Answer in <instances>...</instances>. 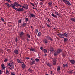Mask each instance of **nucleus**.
<instances>
[{
    "mask_svg": "<svg viewBox=\"0 0 75 75\" xmlns=\"http://www.w3.org/2000/svg\"><path fill=\"white\" fill-rule=\"evenodd\" d=\"M19 4H18L17 2H14L13 4H12L11 5V7L13 8V9H14V10H16V11H24V9L23 8L20 7L17 8H16L15 7H20L19 6Z\"/></svg>",
    "mask_w": 75,
    "mask_h": 75,
    "instance_id": "nucleus-1",
    "label": "nucleus"
},
{
    "mask_svg": "<svg viewBox=\"0 0 75 75\" xmlns=\"http://www.w3.org/2000/svg\"><path fill=\"white\" fill-rule=\"evenodd\" d=\"M19 7H22V8H24L25 10H27V9L28 8V5L27 4L24 5V6H23L21 5L20 4H19Z\"/></svg>",
    "mask_w": 75,
    "mask_h": 75,
    "instance_id": "nucleus-2",
    "label": "nucleus"
},
{
    "mask_svg": "<svg viewBox=\"0 0 75 75\" xmlns=\"http://www.w3.org/2000/svg\"><path fill=\"white\" fill-rule=\"evenodd\" d=\"M57 35L61 38H63L65 37V36H64V35L62 34L59 33Z\"/></svg>",
    "mask_w": 75,
    "mask_h": 75,
    "instance_id": "nucleus-3",
    "label": "nucleus"
},
{
    "mask_svg": "<svg viewBox=\"0 0 75 75\" xmlns=\"http://www.w3.org/2000/svg\"><path fill=\"white\" fill-rule=\"evenodd\" d=\"M46 38L48 40H50V41H53V39L52 38H51L50 36H47Z\"/></svg>",
    "mask_w": 75,
    "mask_h": 75,
    "instance_id": "nucleus-4",
    "label": "nucleus"
},
{
    "mask_svg": "<svg viewBox=\"0 0 75 75\" xmlns=\"http://www.w3.org/2000/svg\"><path fill=\"white\" fill-rule=\"evenodd\" d=\"M14 53L16 55H18V51L17 49H15L14 50Z\"/></svg>",
    "mask_w": 75,
    "mask_h": 75,
    "instance_id": "nucleus-5",
    "label": "nucleus"
},
{
    "mask_svg": "<svg viewBox=\"0 0 75 75\" xmlns=\"http://www.w3.org/2000/svg\"><path fill=\"white\" fill-rule=\"evenodd\" d=\"M53 54H54V56H57V55H58V53L56 51H54V52H53Z\"/></svg>",
    "mask_w": 75,
    "mask_h": 75,
    "instance_id": "nucleus-6",
    "label": "nucleus"
},
{
    "mask_svg": "<svg viewBox=\"0 0 75 75\" xmlns=\"http://www.w3.org/2000/svg\"><path fill=\"white\" fill-rule=\"evenodd\" d=\"M57 52L58 53H61V52H62V50L59 49H58L57 50Z\"/></svg>",
    "mask_w": 75,
    "mask_h": 75,
    "instance_id": "nucleus-7",
    "label": "nucleus"
},
{
    "mask_svg": "<svg viewBox=\"0 0 75 75\" xmlns=\"http://www.w3.org/2000/svg\"><path fill=\"white\" fill-rule=\"evenodd\" d=\"M68 35H69V34L67 32H65L64 33V36H65V37H66L68 36Z\"/></svg>",
    "mask_w": 75,
    "mask_h": 75,
    "instance_id": "nucleus-8",
    "label": "nucleus"
},
{
    "mask_svg": "<svg viewBox=\"0 0 75 75\" xmlns=\"http://www.w3.org/2000/svg\"><path fill=\"white\" fill-rule=\"evenodd\" d=\"M55 13L56 16H57L58 17H60L61 14H60L59 13H58V12H55Z\"/></svg>",
    "mask_w": 75,
    "mask_h": 75,
    "instance_id": "nucleus-9",
    "label": "nucleus"
},
{
    "mask_svg": "<svg viewBox=\"0 0 75 75\" xmlns=\"http://www.w3.org/2000/svg\"><path fill=\"white\" fill-rule=\"evenodd\" d=\"M26 67V65H25V64L23 63L22 64V68H23V69L25 68V67Z\"/></svg>",
    "mask_w": 75,
    "mask_h": 75,
    "instance_id": "nucleus-10",
    "label": "nucleus"
},
{
    "mask_svg": "<svg viewBox=\"0 0 75 75\" xmlns=\"http://www.w3.org/2000/svg\"><path fill=\"white\" fill-rule=\"evenodd\" d=\"M56 59H54L53 61V65H56Z\"/></svg>",
    "mask_w": 75,
    "mask_h": 75,
    "instance_id": "nucleus-11",
    "label": "nucleus"
},
{
    "mask_svg": "<svg viewBox=\"0 0 75 75\" xmlns=\"http://www.w3.org/2000/svg\"><path fill=\"white\" fill-rule=\"evenodd\" d=\"M43 42L45 44H47L48 43V40L47 39H45L43 40Z\"/></svg>",
    "mask_w": 75,
    "mask_h": 75,
    "instance_id": "nucleus-12",
    "label": "nucleus"
},
{
    "mask_svg": "<svg viewBox=\"0 0 75 75\" xmlns=\"http://www.w3.org/2000/svg\"><path fill=\"white\" fill-rule=\"evenodd\" d=\"M5 4L6 6H8L9 7H11V5H10V4H8L7 3H5Z\"/></svg>",
    "mask_w": 75,
    "mask_h": 75,
    "instance_id": "nucleus-13",
    "label": "nucleus"
},
{
    "mask_svg": "<svg viewBox=\"0 0 75 75\" xmlns=\"http://www.w3.org/2000/svg\"><path fill=\"white\" fill-rule=\"evenodd\" d=\"M47 66H49L50 68H51V64L50 63H47Z\"/></svg>",
    "mask_w": 75,
    "mask_h": 75,
    "instance_id": "nucleus-14",
    "label": "nucleus"
},
{
    "mask_svg": "<svg viewBox=\"0 0 75 75\" xmlns=\"http://www.w3.org/2000/svg\"><path fill=\"white\" fill-rule=\"evenodd\" d=\"M70 62L71 64H74V63H75V60H70Z\"/></svg>",
    "mask_w": 75,
    "mask_h": 75,
    "instance_id": "nucleus-15",
    "label": "nucleus"
},
{
    "mask_svg": "<svg viewBox=\"0 0 75 75\" xmlns=\"http://www.w3.org/2000/svg\"><path fill=\"white\" fill-rule=\"evenodd\" d=\"M30 51H35V50L33 48H31L30 49Z\"/></svg>",
    "mask_w": 75,
    "mask_h": 75,
    "instance_id": "nucleus-16",
    "label": "nucleus"
},
{
    "mask_svg": "<svg viewBox=\"0 0 75 75\" xmlns=\"http://www.w3.org/2000/svg\"><path fill=\"white\" fill-rule=\"evenodd\" d=\"M17 60L18 63H21L22 62L21 60V59H18Z\"/></svg>",
    "mask_w": 75,
    "mask_h": 75,
    "instance_id": "nucleus-17",
    "label": "nucleus"
},
{
    "mask_svg": "<svg viewBox=\"0 0 75 75\" xmlns=\"http://www.w3.org/2000/svg\"><path fill=\"white\" fill-rule=\"evenodd\" d=\"M11 64L12 65L14 64V61L13 60H11L10 61Z\"/></svg>",
    "mask_w": 75,
    "mask_h": 75,
    "instance_id": "nucleus-18",
    "label": "nucleus"
},
{
    "mask_svg": "<svg viewBox=\"0 0 75 75\" xmlns=\"http://www.w3.org/2000/svg\"><path fill=\"white\" fill-rule=\"evenodd\" d=\"M68 41V38H65L64 39V42H66Z\"/></svg>",
    "mask_w": 75,
    "mask_h": 75,
    "instance_id": "nucleus-19",
    "label": "nucleus"
},
{
    "mask_svg": "<svg viewBox=\"0 0 75 75\" xmlns=\"http://www.w3.org/2000/svg\"><path fill=\"white\" fill-rule=\"evenodd\" d=\"M60 68L59 66H58V68H57V70L58 72H59L60 71Z\"/></svg>",
    "mask_w": 75,
    "mask_h": 75,
    "instance_id": "nucleus-20",
    "label": "nucleus"
},
{
    "mask_svg": "<svg viewBox=\"0 0 75 75\" xmlns=\"http://www.w3.org/2000/svg\"><path fill=\"white\" fill-rule=\"evenodd\" d=\"M34 63H35V60L33 61L32 62H30L31 65H33V64H34Z\"/></svg>",
    "mask_w": 75,
    "mask_h": 75,
    "instance_id": "nucleus-21",
    "label": "nucleus"
},
{
    "mask_svg": "<svg viewBox=\"0 0 75 75\" xmlns=\"http://www.w3.org/2000/svg\"><path fill=\"white\" fill-rule=\"evenodd\" d=\"M48 4L49 6H52V4L51 2H49L48 3Z\"/></svg>",
    "mask_w": 75,
    "mask_h": 75,
    "instance_id": "nucleus-22",
    "label": "nucleus"
},
{
    "mask_svg": "<svg viewBox=\"0 0 75 75\" xmlns=\"http://www.w3.org/2000/svg\"><path fill=\"white\" fill-rule=\"evenodd\" d=\"M43 51H44V53H45V54H46V53H47V50L46 49H44Z\"/></svg>",
    "mask_w": 75,
    "mask_h": 75,
    "instance_id": "nucleus-23",
    "label": "nucleus"
},
{
    "mask_svg": "<svg viewBox=\"0 0 75 75\" xmlns=\"http://www.w3.org/2000/svg\"><path fill=\"white\" fill-rule=\"evenodd\" d=\"M67 4H68V5H71V3L69 2V1H67L66 3Z\"/></svg>",
    "mask_w": 75,
    "mask_h": 75,
    "instance_id": "nucleus-24",
    "label": "nucleus"
},
{
    "mask_svg": "<svg viewBox=\"0 0 75 75\" xmlns=\"http://www.w3.org/2000/svg\"><path fill=\"white\" fill-rule=\"evenodd\" d=\"M71 20H72L73 21L75 22V18H71Z\"/></svg>",
    "mask_w": 75,
    "mask_h": 75,
    "instance_id": "nucleus-25",
    "label": "nucleus"
},
{
    "mask_svg": "<svg viewBox=\"0 0 75 75\" xmlns=\"http://www.w3.org/2000/svg\"><path fill=\"white\" fill-rule=\"evenodd\" d=\"M30 16L31 17H35V15L33 14H30Z\"/></svg>",
    "mask_w": 75,
    "mask_h": 75,
    "instance_id": "nucleus-26",
    "label": "nucleus"
},
{
    "mask_svg": "<svg viewBox=\"0 0 75 75\" xmlns=\"http://www.w3.org/2000/svg\"><path fill=\"white\" fill-rule=\"evenodd\" d=\"M54 51V49H53V48H52L50 49V52H52V51Z\"/></svg>",
    "mask_w": 75,
    "mask_h": 75,
    "instance_id": "nucleus-27",
    "label": "nucleus"
},
{
    "mask_svg": "<svg viewBox=\"0 0 75 75\" xmlns=\"http://www.w3.org/2000/svg\"><path fill=\"white\" fill-rule=\"evenodd\" d=\"M24 34V33L23 32H22L20 33V35H23V34Z\"/></svg>",
    "mask_w": 75,
    "mask_h": 75,
    "instance_id": "nucleus-28",
    "label": "nucleus"
},
{
    "mask_svg": "<svg viewBox=\"0 0 75 75\" xmlns=\"http://www.w3.org/2000/svg\"><path fill=\"white\" fill-rule=\"evenodd\" d=\"M35 61L36 62H38V61H39V59H37V58H36L35 59Z\"/></svg>",
    "mask_w": 75,
    "mask_h": 75,
    "instance_id": "nucleus-29",
    "label": "nucleus"
},
{
    "mask_svg": "<svg viewBox=\"0 0 75 75\" xmlns=\"http://www.w3.org/2000/svg\"><path fill=\"white\" fill-rule=\"evenodd\" d=\"M9 73V71H8V70H7L6 71V73L7 75H8V74Z\"/></svg>",
    "mask_w": 75,
    "mask_h": 75,
    "instance_id": "nucleus-30",
    "label": "nucleus"
},
{
    "mask_svg": "<svg viewBox=\"0 0 75 75\" xmlns=\"http://www.w3.org/2000/svg\"><path fill=\"white\" fill-rule=\"evenodd\" d=\"M52 16V17H56V16L53 13L51 14Z\"/></svg>",
    "mask_w": 75,
    "mask_h": 75,
    "instance_id": "nucleus-31",
    "label": "nucleus"
},
{
    "mask_svg": "<svg viewBox=\"0 0 75 75\" xmlns=\"http://www.w3.org/2000/svg\"><path fill=\"white\" fill-rule=\"evenodd\" d=\"M41 33L39 32L38 33V36H41Z\"/></svg>",
    "mask_w": 75,
    "mask_h": 75,
    "instance_id": "nucleus-32",
    "label": "nucleus"
},
{
    "mask_svg": "<svg viewBox=\"0 0 75 75\" xmlns=\"http://www.w3.org/2000/svg\"><path fill=\"white\" fill-rule=\"evenodd\" d=\"M27 36L28 37V38H30V35L27 34Z\"/></svg>",
    "mask_w": 75,
    "mask_h": 75,
    "instance_id": "nucleus-33",
    "label": "nucleus"
},
{
    "mask_svg": "<svg viewBox=\"0 0 75 75\" xmlns=\"http://www.w3.org/2000/svg\"><path fill=\"white\" fill-rule=\"evenodd\" d=\"M27 25V24L25 23H23L22 25V26L23 27H25V25Z\"/></svg>",
    "mask_w": 75,
    "mask_h": 75,
    "instance_id": "nucleus-34",
    "label": "nucleus"
},
{
    "mask_svg": "<svg viewBox=\"0 0 75 75\" xmlns=\"http://www.w3.org/2000/svg\"><path fill=\"white\" fill-rule=\"evenodd\" d=\"M8 61V59H6L5 60H4V61L5 62H6Z\"/></svg>",
    "mask_w": 75,
    "mask_h": 75,
    "instance_id": "nucleus-35",
    "label": "nucleus"
},
{
    "mask_svg": "<svg viewBox=\"0 0 75 75\" xmlns=\"http://www.w3.org/2000/svg\"><path fill=\"white\" fill-rule=\"evenodd\" d=\"M67 1H68V0H63V1L64 3H67Z\"/></svg>",
    "mask_w": 75,
    "mask_h": 75,
    "instance_id": "nucleus-36",
    "label": "nucleus"
},
{
    "mask_svg": "<svg viewBox=\"0 0 75 75\" xmlns=\"http://www.w3.org/2000/svg\"><path fill=\"white\" fill-rule=\"evenodd\" d=\"M28 71H29V72H32L31 69L30 68L29 69Z\"/></svg>",
    "mask_w": 75,
    "mask_h": 75,
    "instance_id": "nucleus-37",
    "label": "nucleus"
},
{
    "mask_svg": "<svg viewBox=\"0 0 75 75\" xmlns=\"http://www.w3.org/2000/svg\"><path fill=\"white\" fill-rule=\"evenodd\" d=\"M6 1H7L8 2H9V3H11V1H10V0H6Z\"/></svg>",
    "mask_w": 75,
    "mask_h": 75,
    "instance_id": "nucleus-38",
    "label": "nucleus"
},
{
    "mask_svg": "<svg viewBox=\"0 0 75 75\" xmlns=\"http://www.w3.org/2000/svg\"><path fill=\"white\" fill-rule=\"evenodd\" d=\"M8 65L9 66V67H11V65H12L11 64V63H9L8 64Z\"/></svg>",
    "mask_w": 75,
    "mask_h": 75,
    "instance_id": "nucleus-39",
    "label": "nucleus"
},
{
    "mask_svg": "<svg viewBox=\"0 0 75 75\" xmlns=\"http://www.w3.org/2000/svg\"><path fill=\"white\" fill-rule=\"evenodd\" d=\"M1 20L2 21H3V22H4V19H3V18H1Z\"/></svg>",
    "mask_w": 75,
    "mask_h": 75,
    "instance_id": "nucleus-40",
    "label": "nucleus"
},
{
    "mask_svg": "<svg viewBox=\"0 0 75 75\" xmlns=\"http://www.w3.org/2000/svg\"><path fill=\"white\" fill-rule=\"evenodd\" d=\"M17 41H18V40H17V38H16L15 39V41L16 42H17Z\"/></svg>",
    "mask_w": 75,
    "mask_h": 75,
    "instance_id": "nucleus-41",
    "label": "nucleus"
},
{
    "mask_svg": "<svg viewBox=\"0 0 75 75\" xmlns=\"http://www.w3.org/2000/svg\"><path fill=\"white\" fill-rule=\"evenodd\" d=\"M36 32L37 33H38V29H36Z\"/></svg>",
    "mask_w": 75,
    "mask_h": 75,
    "instance_id": "nucleus-42",
    "label": "nucleus"
},
{
    "mask_svg": "<svg viewBox=\"0 0 75 75\" xmlns=\"http://www.w3.org/2000/svg\"><path fill=\"white\" fill-rule=\"evenodd\" d=\"M21 19H20V20L18 21V23H21Z\"/></svg>",
    "mask_w": 75,
    "mask_h": 75,
    "instance_id": "nucleus-43",
    "label": "nucleus"
},
{
    "mask_svg": "<svg viewBox=\"0 0 75 75\" xmlns=\"http://www.w3.org/2000/svg\"><path fill=\"white\" fill-rule=\"evenodd\" d=\"M62 67H63V68H65V66L64 64H63L62 65Z\"/></svg>",
    "mask_w": 75,
    "mask_h": 75,
    "instance_id": "nucleus-44",
    "label": "nucleus"
},
{
    "mask_svg": "<svg viewBox=\"0 0 75 75\" xmlns=\"http://www.w3.org/2000/svg\"><path fill=\"white\" fill-rule=\"evenodd\" d=\"M2 69H5V68H6V67L4 66V67H2Z\"/></svg>",
    "mask_w": 75,
    "mask_h": 75,
    "instance_id": "nucleus-45",
    "label": "nucleus"
},
{
    "mask_svg": "<svg viewBox=\"0 0 75 75\" xmlns=\"http://www.w3.org/2000/svg\"><path fill=\"white\" fill-rule=\"evenodd\" d=\"M40 50H42V51H43V48H42V47H41L40 48Z\"/></svg>",
    "mask_w": 75,
    "mask_h": 75,
    "instance_id": "nucleus-46",
    "label": "nucleus"
},
{
    "mask_svg": "<svg viewBox=\"0 0 75 75\" xmlns=\"http://www.w3.org/2000/svg\"><path fill=\"white\" fill-rule=\"evenodd\" d=\"M2 71L1 70H0V75H1L2 74Z\"/></svg>",
    "mask_w": 75,
    "mask_h": 75,
    "instance_id": "nucleus-47",
    "label": "nucleus"
},
{
    "mask_svg": "<svg viewBox=\"0 0 75 75\" xmlns=\"http://www.w3.org/2000/svg\"><path fill=\"white\" fill-rule=\"evenodd\" d=\"M43 4V3H42V2L40 3V5H41L42 4Z\"/></svg>",
    "mask_w": 75,
    "mask_h": 75,
    "instance_id": "nucleus-48",
    "label": "nucleus"
},
{
    "mask_svg": "<svg viewBox=\"0 0 75 75\" xmlns=\"http://www.w3.org/2000/svg\"><path fill=\"white\" fill-rule=\"evenodd\" d=\"M47 25V27H50V25H49L47 23H46Z\"/></svg>",
    "mask_w": 75,
    "mask_h": 75,
    "instance_id": "nucleus-49",
    "label": "nucleus"
},
{
    "mask_svg": "<svg viewBox=\"0 0 75 75\" xmlns=\"http://www.w3.org/2000/svg\"><path fill=\"white\" fill-rule=\"evenodd\" d=\"M31 4L32 5V6H34V4L33 3H31Z\"/></svg>",
    "mask_w": 75,
    "mask_h": 75,
    "instance_id": "nucleus-50",
    "label": "nucleus"
},
{
    "mask_svg": "<svg viewBox=\"0 0 75 75\" xmlns=\"http://www.w3.org/2000/svg\"><path fill=\"white\" fill-rule=\"evenodd\" d=\"M65 67H68V64H65Z\"/></svg>",
    "mask_w": 75,
    "mask_h": 75,
    "instance_id": "nucleus-51",
    "label": "nucleus"
},
{
    "mask_svg": "<svg viewBox=\"0 0 75 75\" xmlns=\"http://www.w3.org/2000/svg\"><path fill=\"white\" fill-rule=\"evenodd\" d=\"M25 20L26 21H27L28 20V18H26Z\"/></svg>",
    "mask_w": 75,
    "mask_h": 75,
    "instance_id": "nucleus-52",
    "label": "nucleus"
},
{
    "mask_svg": "<svg viewBox=\"0 0 75 75\" xmlns=\"http://www.w3.org/2000/svg\"><path fill=\"white\" fill-rule=\"evenodd\" d=\"M73 72V71H71L70 72V74H72V73H73V72Z\"/></svg>",
    "mask_w": 75,
    "mask_h": 75,
    "instance_id": "nucleus-53",
    "label": "nucleus"
},
{
    "mask_svg": "<svg viewBox=\"0 0 75 75\" xmlns=\"http://www.w3.org/2000/svg\"><path fill=\"white\" fill-rule=\"evenodd\" d=\"M1 66L2 68H3V67H4V64H2Z\"/></svg>",
    "mask_w": 75,
    "mask_h": 75,
    "instance_id": "nucleus-54",
    "label": "nucleus"
},
{
    "mask_svg": "<svg viewBox=\"0 0 75 75\" xmlns=\"http://www.w3.org/2000/svg\"><path fill=\"white\" fill-rule=\"evenodd\" d=\"M31 61H35L34 60V59L33 58H31Z\"/></svg>",
    "mask_w": 75,
    "mask_h": 75,
    "instance_id": "nucleus-55",
    "label": "nucleus"
},
{
    "mask_svg": "<svg viewBox=\"0 0 75 75\" xmlns=\"http://www.w3.org/2000/svg\"><path fill=\"white\" fill-rule=\"evenodd\" d=\"M26 59H29V57H26Z\"/></svg>",
    "mask_w": 75,
    "mask_h": 75,
    "instance_id": "nucleus-56",
    "label": "nucleus"
},
{
    "mask_svg": "<svg viewBox=\"0 0 75 75\" xmlns=\"http://www.w3.org/2000/svg\"><path fill=\"white\" fill-rule=\"evenodd\" d=\"M44 0H40V1H42V2H43V1H44Z\"/></svg>",
    "mask_w": 75,
    "mask_h": 75,
    "instance_id": "nucleus-57",
    "label": "nucleus"
},
{
    "mask_svg": "<svg viewBox=\"0 0 75 75\" xmlns=\"http://www.w3.org/2000/svg\"><path fill=\"white\" fill-rule=\"evenodd\" d=\"M33 9H34V10H35V9H36V8H35L34 7H33Z\"/></svg>",
    "mask_w": 75,
    "mask_h": 75,
    "instance_id": "nucleus-58",
    "label": "nucleus"
},
{
    "mask_svg": "<svg viewBox=\"0 0 75 75\" xmlns=\"http://www.w3.org/2000/svg\"><path fill=\"white\" fill-rule=\"evenodd\" d=\"M74 75H75V71H74Z\"/></svg>",
    "mask_w": 75,
    "mask_h": 75,
    "instance_id": "nucleus-59",
    "label": "nucleus"
},
{
    "mask_svg": "<svg viewBox=\"0 0 75 75\" xmlns=\"http://www.w3.org/2000/svg\"><path fill=\"white\" fill-rule=\"evenodd\" d=\"M27 40L28 41H29V39H28V38L27 39Z\"/></svg>",
    "mask_w": 75,
    "mask_h": 75,
    "instance_id": "nucleus-60",
    "label": "nucleus"
},
{
    "mask_svg": "<svg viewBox=\"0 0 75 75\" xmlns=\"http://www.w3.org/2000/svg\"><path fill=\"white\" fill-rule=\"evenodd\" d=\"M47 54H45V56H47Z\"/></svg>",
    "mask_w": 75,
    "mask_h": 75,
    "instance_id": "nucleus-61",
    "label": "nucleus"
},
{
    "mask_svg": "<svg viewBox=\"0 0 75 75\" xmlns=\"http://www.w3.org/2000/svg\"><path fill=\"white\" fill-rule=\"evenodd\" d=\"M48 21H49V22H50V20H49V19H48Z\"/></svg>",
    "mask_w": 75,
    "mask_h": 75,
    "instance_id": "nucleus-62",
    "label": "nucleus"
},
{
    "mask_svg": "<svg viewBox=\"0 0 75 75\" xmlns=\"http://www.w3.org/2000/svg\"><path fill=\"white\" fill-rule=\"evenodd\" d=\"M53 28L54 29V30L55 29V28Z\"/></svg>",
    "mask_w": 75,
    "mask_h": 75,
    "instance_id": "nucleus-63",
    "label": "nucleus"
},
{
    "mask_svg": "<svg viewBox=\"0 0 75 75\" xmlns=\"http://www.w3.org/2000/svg\"><path fill=\"white\" fill-rule=\"evenodd\" d=\"M45 75H49L48 74H45Z\"/></svg>",
    "mask_w": 75,
    "mask_h": 75,
    "instance_id": "nucleus-64",
    "label": "nucleus"
}]
</instances>
